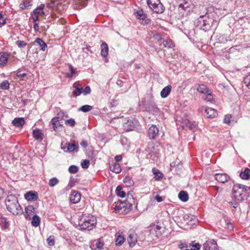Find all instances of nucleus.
Segmentation results:
<instances>
[{
  "mask_svg": "<svg viewBox=\"0 0 250 250\" xmlns=\"http://www.w3.org/2000/svg\"><path fill=\"white\" fill-rule=\"evenodd\" d=\"M152 110L154 112H158L159 110V108L157 107L156 105L154 104L152 105Z\"/></svg>",
  "mask_w": 250,
  "mask_h": 250,
  "instance_id": "62",
  "label": "nucleus"
},
{
  "mask_svg": "<svg viewBox=\"0 0 250 250\" xmlns=\"http://www.w3.org/2000/svg\"><path fill=\"white\" fill-rule=\"evenodd\" d=\"M44 7L43 4H41L39 7L36 8L33 12V13L37 15H43L44 13L43 9Z\"/></svg>",
  "mask_w": 250,
  "mask_h": 250,
  "instance_id": "31",
  "label": "nucleus"
},
{
  "mask_svg": "<svg viewBox=\"0 0 250 250\" xmlns=\"http://www.w3.org/2000/svg\"><path fill=\"white\" fill-rule=\"evenodd\" d=\"M16 75L18 78L23 79L27 76V74L25 73H21V71H19L17 72Z\"/></svg>",
  "mask_w": 250,
  "mask_h": 250,
  "instance_id": "54",
  "label": "nucleus"
},
{
  "mask_svg": "<svg viewBox=\"0 0 250 250\" xmlns=\"http://www.w3.org/2000/svg\"><path fill=\"white\" fill-rule=\"evenodd\" d=\"M47 244L50 246H53L55 245V236L53 235L50 236L47 239Z\"/></svg>",
  "mask_w": 250,
  "mask_h": 250,
  "instance_id": "44",
  "label": "nucleus"
},
{
  "mask_svg": "<svg viewBox=\"0 0 250 250\" xmlns=\"http://www.w3.org/2000/svg\"><path fill=\"white\" fill-rule=\"evenodd\" d=\"M240 177L242 179L247 180L250 177V169L246 168L244 171H242L240 174Z\"/></svg>",
  "mask_w": 250,
  "mask_h": 250,
  "instance_id": "27",
  "label": "nucleus"
},
{
  "mask_svg": "<svg viewBox=\"0 0 250 250\" xmlns=\"http://www.w3.org/2000/svg\"><path fill=\"white\" fill-rule=\"evenodd\" d=\"M68 171L71 173H76L78 171V167L74 165H72L69 167Z\"/></svg>",
  "mask_w": 250,
  "mask_h": 250,
  "instance_id": "47",
  "label": "nucleus"
},
{
  "mask_svg": "<svg viewBox=\"0 0 250 250\" xmlns=\"http://www.w3.org/2000/svg\"><path fill=\"white\" fill-rule=\"evenodd\" d=\"M5 23V18L3 17L2 13H0V26H3Z\"/></svg>",
  "mask_w": 250,
  "mask_h": 250,
  "instance_id": "52",
  "label": "nucleus"
},
{
  "mask_svg": "<svg viewBox=\"0 0 250 250\" xmlns=\"http://www.w3.org/2000/svg\"><path fill=\"white\" fill-rule=\"evenodd\" d=\"M33 136L35 140L40 142H41L43 139V133L42 131L39 129L33 130Z\"/></svg>",
  "mask_w": 250,
  "mask_h": 250,
  "instance_id": "20",
  "label": "nucleus"
},
{
  "mask_svg": "<svg viewBox=\"0 0 250 250\" xmlns=\"http://www.w3.org/2000/svg\"><path fill=\"white\" fill-rule=\"evenodd\" d=\"M38 196L36 192L28 191L24 195V197L27 201H33L38 199Z\"/></svg>",
  "mask_w": 250,
  "mask_h": 250,
  "instance_id": "19",
  "label": "nucleus"
},
{
  "mask_svg": "<svg viewBox=\"0 0 250 250\" xmlns=\"http://www.w3.org/2000/svg\"><path fill=\"white\" fill-rule=\"evenodd\" d=\"M16 45L20 48H24L27 45V43L23 41L18 40L16 42Z\"/></svg>",
  "mask_w": 250,
  "mask_h": 250,
  "instance_id": "46",
  "label": "nucleus"
},
{
  "mask_svg": "<svg viewBox=\"0 0 250 250\" xmlns=\"http://www.w3.org/2000/svg\"><path fill=\"white\" fill-rule=\"evenodd\" d=\"M190 245L193 248L192 250H199L201 248V245L199 243H195L194 241H192Z\"/></svg>",
  "mask_w": 250,
  "mask_h": 250,
  "instance_id": "49",
  "label": "nucleus"
},
{
  "mask_svg": "<svg viewBox=\"0 0 250 250\" xmlns=\"http://www.w3.org/2000/svg\"><path fill=\"white\" fill-rule=\"evenodd\" d=\"M205 115L208 118H213L215 117L218 113L216 110L211 107H207L205 109Z\"/></svg>",
  "mask_w": 250,
  "mask_h": 250,
  "instance_id": "17",
  "label": "nucleus"
},
{
  "mask_svg": "<svg viewBox=\"0 0 250 250\" xmlns=\"http://www.w3.org/2000/svg\"><path fill=\"white\" fill-rule=\"evenodd\" d=\"M122 156L121 155H116L115 157V162L118 163V162L121 161L122 160Z\"/></svg>",
  "mask_w": 250,
  "mask_h": 250,
  "instance_id": "61",
  "label": "nucleus"
},
{
  "mask_svg": "<svg viewBox=\"0 0 250 250\" xmlns=\"http://www.w3.org/2000/svg\"><path fill=\"white\" fill-rule=\"evenodd\" d=\"M80 145L82 146H83L84 148H86L88 146L87 141H86L85 140H83L81 142Z\"/></svg>",
  "mask_w": 250,
  "mask_h": 250,
  "instance_id": "60",
  "label": "nucleus"
},
{
  "mask_svg": "<svg viewBox=\"0 0 250 250\" xmlns=\"http://www.w3.org/2000/svg\"><path fill=\"white\" fill-rule=\"evenodd\" d=\"M9 54L7 52H0V65L4 66L6 65L8 58Z\"/></svg>",
  "mask_w": 250,
  "mask_h": 250,
  "instance_id": "18",
  "label": "nucleus"
},
{
  "mask_svg": "<svg viewBox=\"0 0 250 250\" xmlns=\"http://www.w3.org/2000/svg\"><path fill=\"white\" fill-rule=\"evenodd\" d=\"M108 53V47L106 43L104 42L101 44V55L104 57H106Z\"/></svg>",
  "mask_w": 250,
  "mask_h": 250,
  "instance_id": "26",
  "label": "nucleus"
},
{
  "mask_svg": "<svg viewBox=\"0 0 250 250\" xmlns=\"http://www.w3.org/2000/svg\"><path fill=\"white\" fill-rule=\"evenodd\" d=\"M69 68L70 70V73H67L66 76L67 78H72L76 73V71L71 64H69Z\"/></svg>",
  "mask_w": 250,
  "mask_h": 250,
  "instance_id": "38",
  "label": "nucleus"
},
{
  "mask_svg": "<svg viewBox=\"0 0 250 250\" xmlns=\"http://www.w3.org/2000/svg\"><path fill=\"white\" fill-rule=\"evenodd\" d=\"M249 188L241 184H235L232 188V197L235 200L242 201L247 200L249 196Z\"/></svg>",
  "mask_w": 250,
  "mask_h": 250,
  "instance_id": "3",
  "label": "nucleus"
},
{
  "mask_svg": "<svg viewBox=\"0 0 250 250\" xmlns=\"http://www.w3.org/2000/svg\"><path fill=\"white\" fill-rule=\"evenodd\" d=\"M182 126L184 128L189 129L193 132L196 131L197 128V124L195 122H191L188 119H185L182 122Z\"/></svg>",
  "mask_w": 250,
  "mask_h": 250,
  "instance_id": "10",
  "label": "nucleus"
},
{
  "mask_svg": "<svg viewBox=\"0 0 250 250\" xmlns=\"http://www.w3.org/2000/svg\"><path fill=\"white\" fill-rule=\"evenodd\" d=\"M152 172L155 175L154 179L155 180H160L163 176L162 173L156 169L153 168Z\"/></svg>",
  "mask_w": 250,
  "mask_h": 250,
  "instance_id": "35",
  "label": "nucleus"
},
{
  "mask_svg": "<svg viewBox=\"0 0 250 250\" xmlns=\"http://www.w3.org/2000/svg\"><path fill=\"white\" fill-rule=\"evenodd\" d=\"M171 88L170 85L165 87L161 92V96L163 98L167 97L171 90Z\"/></svg>",
  "mask_w": 250,
  "mask_h": 250,
  "instance_id": "25",
  "label": "nucleus"
},
{
  "mask_svg": "<svg viewBox=\"0 0 250 250\" xmlns=\"http://www.w3.org/2000/svg\"><path fill=\"white\" fill-rule=\"evenodd\" d=\"M73 87L75 88V90L73 91V94L74 97H77L82 94L83 87L81 84L74 83Z\"/></svg>",
  "mask_w": 250,
  "mask_h": 250,
  "instance_id": "16",
  "label": "nucleus"
},
{
  "mask_svg": "<svg viewBox=\"0 0 250 250\" xmlns=\"http://www.w3.org/2000/svg\"><path fill=\"white\" fill-rule=\"evenodd\" d=\"M163 43L164 46L167 48H172L174 47V44L171 39H167L164 41Z\"/></svg>",
  "mask_w": 250,
  "mask_h": 250,
  "instance_id": "34",
  "label": "nucleus"
},
{
  "mask_svg": "<svg viewBox=\"0 0 250 250\" xmlns=\"http://www.w3.org/2000/svg\"><path fill=\"white\" fill-rule=\"evenodd\" d=\"M62 149L65 152H73L75 150L77 151L79 149V145L78 144H76L74 143H67L63 146H62Z\"/></svg>",
  "mask_w": 250,
  "mask_h": 250,
  "instance_id": "8",
  "label": "nucleus"
},
{
  "mask_svg": "<svg viewBox=\"0 0 250 250\" xmlns=\"http://www.w3.org/2000/svg\"><path fill=\"white\" fill-rule=\"evenodd\" d=\"M197 90L199 92L203 94L208 93V92H209V89L205 84L198 85V87H197Z\"/></svg>",
  "mask_w": 250,
  "mask_h": 250,
  "instance_id": "29",
  "label": "nucleus"
},
{
  "mask_svg": "<svg viewBox=\"0 0 250 250\" xmlns=\"http://www.w3.org/2000/svg\"><path fill=\"white\" fill-rule=\"evenodd\" d=\"M116 245L117 246L122 245L125 242V239L123 236L119 234H116Z\"/></svg>",
  "mask_w": 250,
  "mask_h": 250,
  "instance_id": "30",
  "label": "nucleus"
},
{
  "mask_svg": "<svg viewBox=\"0 0 250 250\" xmlns=\"http://www.w3.org/2000/svg\"><path fill=\"white\" fill-rule=\"evenodd\" d=\"M81 198V193L78 191H73L70 196V201L73 204H76L80 202Z\"/></svg>",
  "mask_w": 250,
  "mask_h": 250,
  "instance_id": "14",
  "label": "nucleus"
},
{
  "mask_svg": "<svg viewBox=\"0 0 250 250\" xmlns=\"http://www.w3.org/2000/svg\"><path fill=\"white\" fill-rule=\"evenodd\" d=\"M65 124L66 125H68L70 126L73 127L76 125V122L73 119L71 118L70 119L66 120L65 122Z\"/></svg>",
  "mask_w": 250,
  "mask_h": 250,
  "instance_id": "45",
  "label": "nucleus"
},
{
  "mask_svg": "<svg viewBox=\"0 0 250 250\" xmlns=\"http://www.w3.org/2000/svg\"><path fill=\"white\" fill-rule=\"evenodd\" d=\"M124 182L125 186L127 187H130L134 185V181L131 178L128 176H126L124 180Z\"/></svg>",
  "mask_w": 250,
  "mask_h": 250,
  "instance_id": "36",
  "label": "nucleus"
},
{
  "mask_svg": "<svg viewBox=\"0 0 250 250\" xmlns=\"http://www.w3.org/2000/svg\"><path fill=\"white\" fill-rule=\"evenodd\" d=\"M51 123L52 125L54 131H57L59 127H61L62 125L61 124L59 121V117H55L51 120Z\"/></svg>",
  "mask_w": 250,
  "mask_h": 250,
  "instance_id": "22",
  "label": "nucleus"
},
{
  "mask_svg": "<svg viewBox=\"0 0 250 250\" xmlns=\"http://www.w3.org/2000/svg\"><path fill=\"white\" fill-rule=\"evenodd\" d=\"M217 243L213 239L207 240L203 244L204 250H215L217 249Z\"/></svg>",
  "mask_w": 250,
  "mask_h": 250,
  "instance_id": "9",
  "label": "nucleus"
},
{
  "mask_svg": "<svg viewBox=\"0 0 250 250\" xmlns=\"http://www.w3.org/2000/svg\"><path fill=\"white\" fill-rule=\"evenodd\" d=\"M96 224V218L91 214H83L79 219V225L83 229L90 230Z\"/></svg>",
  "mask_w": 250,
  "mask_h": 250,
  "instance_id": "5",
  "label": "nucleus"
},
{
  "mask_svg": "<svg viewBox=\"0 0 250 250\" xmlns=\"http://www.w3.org/2000/svg\"><path fill=\"white\" fill-rule=\"evenodd\" d=\"M5 205L7 210L14 215H19L22 212V208L15 195H8L5 200Z\"/></svg>",
  "mask_w": 250,
  "mask_h": 250,
  "instance_id": "2",
  "label": "nucleus"
},
{
  "mask_svg": "<svg viewBox=\"0 0 250 250\" xmlns=\"http://www.w3.org/2000/svg\"><path fill=\"white\" fill-rule=\"evenodd\" d=\"M158 128L154 125H152L148 129V135L150 139H155L158 136Z\"/></svg>",
  "mask_w": 250,
  "mask_h": 250,
  "instance_id": "11",
  "label": "nucleus"
},
{
  "mask_svg": "<svg viewBox=\"0 0 250 250\" xmlns=\"http://www.w3.org/2000/svg\"><path fill=\"white\" fill-rule=\"evenodd\" d=\"M139 125L138 120L132 118L129 119L126 122L123 124V128L126 131H130L134 130V129Z\"/></svg>",
  "mask_w": 250,
  "mask_h": 250,
  "instance_id": "7",
  "label": "nucleus"
},
{
  "mask_svg": "<svg viewBox=\"0 0 250 250\" xmlns=\"http://www.w3.org/2000/svg\"><path fill=\"white\" fill-rule=\"evenodd\" d=\"M207 94V95H206L205 100L208 101V102H212L213 100L212 95L210 93H209V92Z\"/></svg>",
  "mask_w": 250,
  "mask_h": 250,
  "instance_id": "55",
  "label": "nucleus"
},
{
  "mask_svg": "<svg viewBox=\"0 0 250 250\" xmlns=\"http://www.w3.org/2000/svg\"><path fill=\"white\" fill-rule=\"evenodd\" d=\"M214 20L209 17L206 13L205 15L200 16L195 21L194 24L199 28L205 31L209 30L212 26Z\"/></svg>",
  "mask_w": 250,
  "mask_h": 250,
  "instance_id": "4",
  "label": "nucleus"
},
{
  "mask_svg": "<svg viewBox=\"0 0 250 250\" xmlns=\"http://www.w3.org/2000/svg\"><path fill=\"white\" fill-rule=\"evenodd\" d=\"M25 210L26 212L25 217L27 219L30 220L32 215L33 214L35 211L34 208L32 206H28L25 208Z\"/></svg>",
  "mask_w": 250,
  "mask_h": 250,
  "instance_id": "21",
  "label": "nucleus"
},
{
  "mask_svg": "<svg viewBox=\"0 0 250 250\" xmlns=\"http://www.w3.org/2000/svg\"><path fill=\"white\" fill-rule=\"evenodd\" d=\"M39 15H37L33 13L32 14V19L34 22H36L39 21Z\"/></svg>",
  "mask_w": 250,
  "mask_h": 250,
  "instance_id": "59",
  "label": "nucleus"
},
{
  "mask_svg": "<svg viewBox=\"0 0 250 250\" xmlns=\"http://www.w3.org/2000/svg\"><path fill=\"white\" fill-rule=\"evenodd\" d=\"M178 197L183 202H186L188 199V193L184 191H181L179 192Z\"/></svg>",
  "mask_w": 250,
  "mask_h": 250,
  "instance_id": "32",
  "label": "nucleus"
},
{
  "mask_svg": "<svg viewBox=\"0 0 250 250\" xmlns=\"http://www.w3.org/2000/svg\"><path fill=\"white\" fill-rule=\"evenodd\" d=\"M244 82L245 85L250 88V74L244 78Z\"/></svg>",
  "mask_w": 250,
  "mask_h": 250,
  "instance_id": "50",
  "label": "nucleus"
},
{
  "mask_svg": "<svg viewBox=\"0 0 250 250\" xmlns=\"http://www.w3.org/2000/svg\"><path fill=\"white\" fill-rule=\"evenodd\" d=\"M89 161L88 160H83L81 163V166L82 168L86 169L89 166Z\"/></svg>",
  "mask_w": 250,
  "mask_h": 250,
  "instance_id": "48",
  "label": "nucleus"
},
{
  "mask_svg": "<svg viewBox=\"0 0 250 250\" xmlns=\"http://www.w3.org/2000/svg\"><path fill=\"white\" fill-rule=\"evenodd\" d=\"M116 194L118 196L124 198L125 196V193L122 190V188L120 186H118L116 189Z\"/></svg>",
  "mask_w": 250,
  "mask_h": 250,
  "instance_id": "37",
  "label": "nucleus"
},
{
  "mask_svg": "<svg viewBox=\"0 0 250 250\" xmlns=\"http://www.w3.org/2000/svg\"><path fill=\"white\" fill-rule=\"evenodd\" d=\"M29 5V3L26 1H23L20 5L21 8L25 9L27 8Z\"/></svg>",
  "mask_w": 250,
  "mask_h": 250,
  "instance_id": "56",
  "label": "nucleus"
},
{
  "mask_svg": "<svg viewBox=\"0 0 250 250\" xmlns=\"http://www.w3.org/2000/svg\"><path fill=\"white\" fill-rule=\"evenodd\" d=\"M51 4H52V6H58L59 4H62V3L60 1L57 0V1H52Z\"/></svg>",
  "mask_w": 250,
  "mask_h": 250,
  "instance_id": "64",
  "label": "nucleus"
},
{
  "mask_svg": "<svg viewBox=\"0 0 250 250\" xmlns=\"http://www.w3.org/2000/svg\"><path fill=\"white\" fill-rule=\"evenodd\" d=\"M35 42L38 44L40 47V49L42 51H45L47 47V45L43 40L40 38H36Z\"/></svg>",
  "mask_w": 250,
  "mask_h": 250,
  "instance_id": "28",
  "label": "nucleus"
},
{
  "mask_svg": "<svg viewBox=\"0 0 250 250\" xmlns=\"http://www.w3.org/2000/svg\"><path fill=\"white\" fill-rule=\"evenodd\" d=\"M85 46V47L83 48V51L86 53H87L88 52L92 53V52L91 50V46L90 45H88L87 44H86Z\"/></svg>",
  "mask_w": 250,
  "mask_h": 250,
  "instance_id": "58",
  "label": "nucleus"
},
{
  "mask_svg": "<svg viewBox=\"0 0 250 250\" xmlns=\"http://www.w3.org/2000/svg\"><path fill=\"white\" fill-rule=\"evenodd\" d=\"M149 7L156 13H162L165 7L160 2V0H146Z\"/></svg>",
  "mask_w": 250,
  "mask_h": 250,
  "instance_id": "6",
  "label": "nucleus"
},
{
  "mask_svg": "<svg viewBox=\"0 0 250 250\" xmlns=\"http://www.w3.org/2000/svg\"><path fill=\"white\" fill-rule=\"evenodd\" d=\"M12 123L16 127H21L25 124L24 120L23 118H15Z\"/></svg>",
  "mask_w": 250,
  "mask_h": 250,
  "instance_id": "24",
  "label": "nucleus"
},
{
  "mask_svg": "<svg viewBox=\"0 0 250 250\" xmlns=\"http://www.w3.org/2000/svg\"><path fill=\"white\" fill-rule=\"evenodd\" d=\"M95 245L96 249H97L98 250H101L103 249L104 244L102 241H101L100 239H99L96 242Z\"/></svg>",
  "mask_w": 250,
  "mask_h": 250,
  "instance_id": "43",
  "label": "nucleus"
},
{
  "mask_svg": "<svg viewBox=\"0 0 250 250\" xmlns=\"http://www.w3.org/2000/svg\"><path fill=\"white\" fill-rule=\"evenodd\" d=\"M75 183H76V179L71 176L70 178L68 184L67 186H66V188L68 189L71 188L72 187H73L75 186Z\"/></svg>",
  "mask_w": 250,
  "mask_h": 250,
  "instance_id": "41",
  "label": "nucleus"
},
{
  "mask_svg": "<svg viewBox=\"0 0 250 250\" xmlns=\"http://www.w3.org/2000/svg\"><path fill=\"white\" fill-rule=\"evenodd\" d=\"M231 116L230 115H226L224 119V122L226 124H229L230 123V120Z\"/></svg>",
  "mask_w": 250,
  "mask_h": 250,
  "instance_id": "53",
  "label": "nucleus"
},
{
  "mask_svg": "<svg viewBox=\"0 0 250 250\" xmlns=\"http://www.w3.org/2000/svg\"><path fill=\"white\" fill-rule=\"evenodd\" d=\"M58 183L59 180L56 177H53L49 180L48 185L50 187H53Z\"/></svg>",
  "mask_w": 250,
  "mask_h": 250,
  "instance_id": "40",
  "label": "nucleus"
},
{
  "mask_svg": "<svg viewBox=\"0 0 250 250\" xmlns=\"http://www.w3.org/2000/svg\"><path fill=\"white\" fill-rule=\"evenodd\" d=\"M136 200L131 194L128 193L127 198L124 202H118L115 206L114 209L120 213H127L132 209L133 207H136Z\"/></svg>",
  "mask_w": 250,
  "mask_h": 250,
  "instance_id": "1",
  "label": "nucleus"
},
{
  "mask_svg": "<svg viewBox=\"0 0 250 250\" xmlns=\"http://www.w3.org/2000/svg\"><path fill=\"white\" fill-rule=\"evenodd\" d=\"M9 88V83L8 81L4 80L0 84V88L1 89L6 90Z\"/></svg>",
  "mask_w": 250,
  "mask_h": 250,
  "instance_id": "42",
  "label": "nucleus"
},
{
  "mask_svg": "<svg viewBox=\"0 0 250 250\" xmlns=\"http://www.w3.org/2000/svg\"><path fill=\"white\" fill-rule=\"evenodd\" d=\"M93 109V107L89 105H84L79 108V111H82L83 112H86L91 110Z\"/></svg>",
  "mask_w": 250,
  "mask_h": 250,
  "instance_id": "39",
  "label": "nucleus"
},
{
  "mask_svg": "<svg viewBox=\"0 0 250 250\" xmlns=\"http://www.w3.org/2000/svg\"><path fill=\"white\" fill-rule=\"evenodd\" d=\"M135 16L136 18L140 20L145 21V23L147 24L148 22L146 21L147 18L146 14L144 11L142 9H140L136 11L135 13Z\"/></svg>",
  "mask_w": 250,
  "mask_h": 250,
  "instance_id": "23",
  "label": "nucleus"
},
{
  "mask_svg": "<svg viewBox=\"0 0 250 250\" xmlns=\"http://www.w3.org/2000/svg\"><path fill=\"white\" fill-rule=\"evenodd\" d=\"M91 88L89 86L87 85L84 89L83 88L82 94L84 95L89 94L91 92Z\"/></svg>",
  "mask_w": 250,
  "mask_h": 250,
  "instance_id": "51",
  "label": "nucleus"
},
{
  "mask_svg": "<svg viewBox=\"0 0 250 250\" xmlns=\"http://www.w3.org/2000/svg\"><path fill=\"white\" fill-rule=\"evenodd\" d=\"M127 241L130 247H134L137 242V234L133 232H129L127 238Z\"/></svg>",
  "mask_w": 250,
  "mask_h": 250,
  "instance_id": "13",
  "label": "nucleus"
},
{
  "mask_svg": "<svg viewBox=\"0 0 250 250\" xmlns=\"http://www.w3.org/2000/svg\"><path fill=\"white\" fill-rule=\"evenodd\" d=\"M189 7V4L188 2H185L184 3H180L179 5V8H181L183 9H186L187 8Z\"/></svg>",
  "mask_w": 250,
  "mask_h": 250,
  "instance_id": "57",
  "label": "nucleus"
},
{
  "mask_svg": "<svg viewBox=\"0 0 250 250\" xmlns=\"http://www.w3.org/2000/svg\"><path fill=\"white\" fill-rule=\"evenodd\" d=\"M214 177L216 181L221 183H225L229 180V176L226 173H217Z\"/></svg>",
  "mask_w": 250,
  "mask_h": 250,
  "instance_id": "12",
  "label": "nucleus"
},
{
  "mask_svg": "<svg viewBox=\"0 0 250 250\" xmlns=\"http://www.w3.org/2000/svg\"><path fill=\"white\" fill-rule=\"evenodd\" d=\"M109 168L111 171L117 174L120 173L122 170L120 165L114 162L109 164Z\"/></svg>",
  "mask_w": 250,
  "mask_h": 250,
  "instance_id": "15",
  "label": "nucleus"
},
{
  "mask_svg": "<svg viewBox=\"0 0 250 250\" xmlns=\"http://www.w3.org/2000/svg\"><path fill=\"white\" fill-rule=\"evenodd\" d=\"M41 222L40 218L37 215H35L32 217V220L31 221V224L35 227H38Z\"/></svg>",
  "mask_w": 250,
  "mask_h": 250,
  "instance_id": "33",
  "label": "nucleus"
},
{
  "mask_svg": "<svg viewBox=\"0 0 250 250\" xmlns=\"http://www.w3.org/2000/svg\"><path fill=\"white\" fill-rule=\"evenodd\" d=\"M155 199L159 203H160L163 201L162 197L161 196H159V195H156L155 197Z\"/></svg>",
  "mask_w": 250,
  "mask_h": 250,
  "instance_id": "63",
  "label": "nucleus"
}]
</instances>
